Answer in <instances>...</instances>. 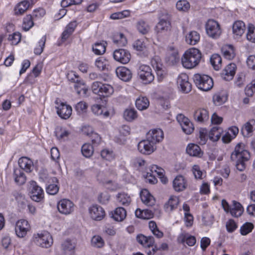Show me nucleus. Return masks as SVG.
Here are the masks:
<instances>
[{
    "mask_svg": "<svg viewBox=\"0 0 255 255\" xmlns=\"http://www.w3.org/2000/svg\"><path fill=\"white\" fill-rule=\"evenodd\" d=\"M250 157V153L246 149L245 144L243 143H239L237 144L231 155V160L236 162L237 169L241 171L245 169V162L247 161Z\"/></svg>",
    "mask_w": 255,
    "mask_h": 255,
    "instance_id": "obj_1",
    "label": "nucleus"
},
{
    "mask_svg": "<svg viewBox=\"0 0 255 255\" xmlns=\"http://www.w3.org/2000/svg\"><path fill=\"white\" fill-rule=\"evenodd\" d=\"M201 57L202 54L199 49L196 48H189L182 55L181 63L184 68L192 69L199 64Z\"/></svg>",
    "mask_w": 255,
    "mask_h": 255,
    "instance_id": "obj_2",
    "label": "nucleus"
},
{
    "mask_svg": "<svg viewBox=\"0 0 255 255\" xmlns=\"http://www.w3.org/2000/svg\"><path fill=\"white\" fill-rule=\"evenodd\" d=\"M194 82L198 89L203 91H208L213 87V80L207 75L196 74L193 76Z\"/></svg>",
    "mask_w": 255,
    "mask_h": 255,
    "instance_id": "obj_3",
    "label": "nucleus"
},
{
    "mask_svg": "<svg viewBox=\"0 0 255 255\" xmlns=\"http://www.w3.org/2000/svg\"><path fill=\"white\" fill-rule=\"evenodd\" d=\"M33 241L37 245L42 248H48L53 244L52 237L47 231H42L34 234Z\"/></svg>",
    "mask_w": 255,
    "mask_h": 255,
    "instance_id": "obj_4",
    "label": "nucleus"
},
{
    "mask_svg": "<svg viewBox=\"0 0 255 255\" xmlns=\"http://www.w3.org/2000/svg\"><path fill=\"white\" fill-rule=\"evenodd\" d=\"M92 89L95 94H99L104 97H109L114 92V88L111 85L103 84L98 81L93 83Z\"/></svg>",
    "mask_w": 255,
    "mask_h": 255,
    "instance_id": "obj_5",
    "label": "nucleus"
},
{
    "mask_svg": "<svg viewBox=\"0 0 255 255\" xmlns=\"http://www.w3.org/2000/svg\"><path fill=\"white\" fill-rule=\"evenodd\" d=\"M205 30L207 35L213 39L218 38L222 33L219 23L213 19H210L207 21Z\"/></svg>",
    "mask_w": 255,
    "mask_h": 255,
    "instance_id": "obj_6",
    "label": "nucleus"
},
{
    "mask_svg": "<svg viewBox=\"0 0 255 255\" xmlns=\"http://www.w3.org/2000/svg\"><path fill=\"white\" fill-rule=\"evenodd\" d=\"M138 75L144 84L151 83L154 79L151 68L146 65H141L139 66Z\"/></svg>",
    "mask_w": 255,
    "mask_h": 255,
    "instance_id": "obj_7",
    "label": "nucleus"
},
{
    "mask_svg": "<svg viewBox=\"0 0 255 255\" xmlns=\"http://www.w3.org/2000/svg\"><path fill=\"white\" fill-rule=\"evenodd\" d=\"M57 207L59 213L63 215H68L74 212L75 205L71 200L63 199L57 203Z\"/></svg>",
    "mask_w": 255,
    "mask_h": 255,
    "instance_id": "obj_8",
    "label": "nucleus"
},
{
    "mask_svg": "<svg viewBox=\"0 0 255 255\" xmlns=\"http://www.w3.org/2000/svg\"><path fill=\"white\" fill-rule=\"evenodd\" d=\"M31 229L29 222L24 219L17 221L15 224V232L18 238H24Z\"/></svg>",
    "mask_w": 255,
    "mask_h": 255,
    "instance_id": "obj_9",
    "label": "nucleus"
},
{
    "mask_svg": "<svg viewBox=\"0 0 255 255\" xmlns=\"http://www.w3.org/2000/svg\"><path fill=\"white\" fill-rule=\"evenodd\" d=\"M31 188L29 193L30 198L34 201L39 202L44 198V191L35 181L31 182Z\"/></svg>",
    "mask_w": 255,
    "mask_h": 255,
    "instance_id": "obj_10",
    "label": "nucleus"
},
{
    "mask_svg": "<svg viewBox=\"0 0 255 255\" xmlns=\"http://www.w3.org/2000/svg\"><path fill=\"white\" fill-rule=\"evenodd\" d=\"M113 57L116 61L122 64H126L130 61L131 55L127 50L118 49L115 50L113 52Z\"/></svg>",
    "mask_w": 255,
    "mask_h": 255,
    "instance_id": "obj_11",
    "label": "nucleus"
},
{
    "mask_svg": "<svg viewBox=\"0 0 255 255\" xmlns=\"http://www.w3.org/2000/svg\"><path fill=\"white\" fill-rule=\"evenodd\" d=\"M193 116L194 120L200 124L208 122L210 118L209 111L205 108H199L195 109Z\"/></svg>",
    "mask_w": 255,
    "mask_h": 255,
    "instance_id": "obj_12",
    "label": "nucleus"
},
{
    "mask_svg": "<svg viewBox=\"0 0 255 255\" xmlns=\"http://www.w3.org/2000/svg\"><path fill=\"white\" fill-rule=\"evenodd\" d=\"M177 84L181 90L185 93H188L191 90V84L189 82L188 75L185 73H181L179 75L177 78Z\"/></svg>",
    "mask_w": 255,
    "mask_h": 255,
    "instance_id": "obj_13",
    "label": "nucleus"
},
{
    "mask_svg": "<svg viewBox=\"0 0 255 255\" xmlns=\"http://www.w3.org/2000/svg\"><path fill=\"white\" fill-rule=\"evenodd\" d=\"M56 107L57 109V113L58 116L63 119H68L70 118L72 114V108L70 106L64 103H61L58 104Z\"/></svg>",
    "mask_w": 255,
    "mask_h": 255,
    "instance_id": "obj_14",
    "label": "nucleus"
},
{
    "mask_svg": "<svg viewBox=\"0 0 255 255\" xmlns=\"http://www.w3.org/2000/svg\"><path fill=\"white\" fill-rule=\"evenodd\" d=\"M89 212L91 218L96 221L102 220L105 216L104 209L97 205H94L89 207Z\"/></svg>",
    "mask_w": 255,
    "mask_h": 255,
    "instance_id": "obj_15",
    "label": "nucleus"
},
{
    "mask_svg": "<svg viewBox=\"0 0 255 255\" xmlns=\"http://www.w3.org/2000/svg\"><path fill=\"white\" fill-rule=\"evenodd\" d=\"M164 134L160 129L150 130L147 133L146 138L154 145L161 141L163 138Z\"/></svg>",
    "mask_w": 255,
    "mask_h": 255,
    "instance_id": "obj_16",
    "label": "nucleus"
},
{
    "mask_svg": "<svg viewBox=\"0 0 255 255\" xmlns=\"http://www.w3.org/2000/svg\"><path fill=\"white\" fill-rule=\"evenodd\" d=\"M137 148L139 151L144 154H150L155 149L154 145L147 138L138 143Z\"/></svg>",
    "mask_w": 255,
    "mask_h": 255,
    "instance_id": "obj_17",
    "label": "nucleus"
},
{
    "mask_svg": "<svg viewBox=\"0 0 255 255\" xmlns=\"http://www.w3.org/2000/svg\"><path fill=\"white\" fill-rule=\"evenodd\" d=\"M246 29L245 23L242 20L235 21L232 25V31L234 38L238 39L244 33Z\"/></svg>",
    "mask_w": 255,
    "mask_h": 255,
    "instance_id": "obj_18",
    "label": "nucleus"
},
{
    "mask_svg": "<svg viewBox=\"0 0 255 255\" xmlns=\"http://www.w3.org/2000/svg\"><path fill=\"white\" fill-rule=\"evenodd\" d=\"M236 66L234 63L229 64L223 70L221 77L226 81L233 79L236 72Z\"/></svg>",
    "mask_w": 255,
    "mask_h": 255,
    "instance_id": "obj_19",
    "label": "nucleus"
},
{
    "mask_svg": "<svg viewBox=\"0 0 255 255\" xmlns=\"http://www.w3.org/2000/svg\"><path fill=\"white\" fill-rule=\"evenodd\" d=\"M166 61L169 64H175L179 60L178 50L173 47H170L165 58Z\"/></svg>",
    "mask_w": 255,
    "mask_h": 255,
    "instance_id": "obj_20",
    "label": "nucleus"
},
{
    "mask_svg": "<svg viewBox=\"0 0 255 255\" xmlns=\"http://www.w3.org/2000/svg\"><path fill=\"white\" fill-rule=\"evenodd\" d=\"M18 165L21 169L26 172H31L33 169V163L31 159L27 157H22L18 160Z\"/></svg>",
    "mask_w": 255,
    "mask_h": 255,
    "instance_id": "obj_21",
    "label": "nucleus"
},
{
    "mask_svg": "<svg viewBox=\"0 0 255 255\" xmlns=\"http://www.w3.org/2000/svg\"><path fill=\"white\" fill-rule=\"evenodd\" d=\"M92 113L97 116H102L104 118H108L110 116V112L106 108L101 105L94 104L91 107Z\"/></svg>",
    "mask_w": 255,
    "mask_h": 255,
    "instance_id": "obj_22",
    "label": "nucleus"
},
{
    "mask_svg": "<svg viewBox=\"0 0 255 255\" xmlns=\"http://www.w3.org/2000/svg\"><path fill=\"white\" fill-rule=\"evenodd\" d=\"M116 74L121 80L124 81H128L132 77L131 71L127 68L122 66L116 69Z\"/></svg>",
    "mask_w": 255,
    "mask_h": 255,
    "instance_id": "obj_23",
    "label": "nucleus"
},
{
    "mask_svg": "<svg viewBox=\"0 0 255 255\" xmlns=\"http://www.w3.org/2000/svg\"><path fill=\"white\" fill-rule=\"evenodd\" d=\"M30 3L28 0H24L17 3L14 8V14L19 16L23 14L29 7Z\"/></svg>",
    "mask_w": 255,
    "mask_h": 255,
    "instance_id": "obj_24",
    "label": "nucleus"
},
{
    "mask_svg": "<svg viewBox=\"0 0 255 255\" xmlns=\"http://www.w3.org/2000/svg\"><path fill=\"white\" fill-rule=\"evenodd\" d=\"M187 182L183 176L179 175L176 177L173 181L174 189L177 192L182 191L187 187Z\"/></svg>",
    "mask_w": 255,
    "mask_h": 255,
    "instance_id": "obj_25",
    "label": "nucleus"
},
{
    "mask_svg": "<svg viewBox=\"0 0 255 255\" xmlns=\"http://www.w3.org/2000/svg\"><path fill=\"white\" fill-rule=\"evenodd\" d=\"M140 195L141 200L144 204L149 206L154 205L155 200L147 189H143L141 191Z\"/></svg>",
    "mask_w": 255,
    "mask_h": 255,
    "instance_id": "obj_26",
    "label": "nucleus"
},
{
    "mask_svg": "<svg viewBox=\"0 0 255 255\" xmlns=\"http://www.w3.org/2000/svg\"><path fill=\"white\" fill-rule=\"evenodd\" d=\"M179 203V198L175 196H171L164 205V209L167 212H171L177 208Z\"/></svg>",
    "mask_w": 255,
    "mask_h": 255,
    "instance_id": "obj_27",
    "label": "nucleus"
},
{
    "mask_svg": "<svg viewBox=\"0 0 255 255\" xmlns=\"http://www.w3.org/2000/svg\"><path fill=\"white\" fill-rule=\"evenodd\" d=\"M136 240L138 243L145 248H150L154 243V239L152 236L146 237L143 235L137 236Z\"/></svg>",
    "mask_w": 255,
    "mask_h": 255,
    "instance_id": "obj_28",
    "label": "nucleus"
},
{
    "mask_svg": "<svg viewBox=\"0 0 255 255\" xmlns=\"http://www.w3.org/2000/svg\"><path fill=\"white\" fill-rule=\"evenodd\" d=\"M77 26L76 21L70 22L66 27L65 29L61 35V38L63 41L66 40L73 33L75 28Z\"/></svg>",
    "mask_w": 255,
    "mask_h": 255,
    "instance_id": "obj_29",
    "label": "nucleus"
},
{
    "mask_svg": "<svg viewBox=\"0 0 255 255\" xmlns=\"http://www.w3.org/2000/svg\"><path fill=\"white\" fill-rule=\"evenodd\" d=\"M200 39V34L196 31H192L185 36V41L187 43L194 45L196 44Z\"/></svg>",
    "mask_w": 255,
    "mask_h": 255,
    "instance_id": "obj_30",
    "label": "nucleus"
},
{
    "mask_svg": "<svg viewBox=\"0 0 255 255\" xmlns=\"http://www.w3.org/2000/svg\"><path fill=\"white\" fill-rule=\"evenodd\" d=\"M127 216V212L123 207L117 208L111 214V217L115 221L121 222L123 221Z\"/></svg>",
    "mask_w": 255,
    "mask_h": 255,
    "instance_id": "obj_31",
    "label": "nucleus"
},
{
    "mask_svg": "<svg viewBox=\"0 0 255 255\" xmlns=\"http://www.w3.org/2000/svg\"><path fill=\"white\" fill-rule=\"evenodd\" d=\"M50 184L46 188V192L48 194L50 195L56 194L59 189L58 185V180L56 177H52L50 179Z\"/></svg>",
    "mask_w": 255,
    "mask_h": 255,
    "instance_id": "obj_32",
    "label": "nucleus"
},
{
    "mask_svg": "<svg viewBox=\"0 0 255 255\" xmlns=\"http://www.w3.org/2000/svg\"><path fill=\"white\" fill-rule=\"evenodd\" d=\"M187 153L192 156L201 157L202 155L200 147L194 143L189 144L186 148Z\"/></svg>",
    "mask_w": 255,
    "mask_h": 255,
    "instance_id": "obj_33",
    "label": "nucleus"
},
{
    "mask_svg": "<svg viewBox=\"0 0 255 255\" xmlns=\"http://www.w3.org/2000/svg\"><path fill=\"white\" fill-rule=\"evenodd\" d=\"M243 211L242 205L239 202L233 201L230 212L231 215L234 217H239L242 215Z\"/></svg>",
    "mask_w": 255,
    "mask_h": 255,
    "instance_id": "obj_34",
    "label": "nucleus"
},
{
    "mask_svg": "<svg viewBox=\"0 0 255 255\" xmlns=\"http://www.w3.org/2000/svg\"><path fill=\"white\" fill-rule=\"evenodd\" d=\"M255 121H250L246 123L242 128V133L244 136L249 137L251 135L252 133L255 129Z\"/></svg>",
    "mask_w": 255,
    "mask_h": 255,
    "instance_id": "obj_35",
    "label": "nucleus"
},
{
    "mask_svg": "<svg viewBox=\"0 0 255 255\" xmlns=\"http://www.w3.org/2000/svg\"><path fill=\"white\" fill-rule=\"evenodd\" d=\"M223 132V129L219 126L214 127L209 132V137L211 140L216 141L219 139Z\"/></svg>",
    "mask_w": 255,
    "mask_h": 255,
    "instance_id": "obj_36",
    "label": "nucleus"
},
{
    "mask_svg": "<svg viewBox=\"0 0 255 255\" xmlns=\"http://www.w3.org/2000/svg\"><path fill=\"white\" fill-rule=\"evenodd\" d=\"M222 52L225 58L231 60L235 56L234 47L231 45H224L222 48Z\"/></svg>",
    "mask_w": 255,
    "mask_h": 255,
    "instance_id": "obj_37",
    "label": "nucleus"
},
{
    "mask_svg": "<svg viewBox=\"0 0 255 255\" xmlns=\"http://www.w3.org/2000/svg\"><path fill=\"white\" fill-rule=\"evenodd\" d=\"M135 215L136 217L142 219H150L153 217V212L148 209H137L135 211Z\"/></svg>",
    "mask_w": 255,
    "mask_h": 255,
    "instance_id": "obj_38",
    "label": "nucleus"
},
{
    "mask_svg": "<svg viewBox=\"0 0 255 255\" xmlns=\"http://www.w3.org/2000/svg\"><path fill=\"white\" fill-rule=\"evenodd\" d=\"M149 102L145 97H139L135 101V106L140 111L146 110L149 107Z\"/></svg>",
    "mask_w": 255,
    "mask_h": 255,
    "instance_id": "obj_39",
    "label": "nucleus"
},
{
    "mask_svg": "<svg viewBox=\"0 0 255 255\" xmlns=\"http://www.w3.org/2000/svg\"><path fill=\"white\" fill-rule=\"evenodd\" d=\"M123 117L127 121L132 122L137 118V112L133 109H127L124 111Z\"/></svg>",
    "mask_w": 255,
    "mask_h": 255,
    "instance_id": "obj_40",
    "label": "nucleus"
},
{
    "mask_svg": "<svg viewBox=\"0 0 255 255\" xmlns=\"http://www.w3.org/2000/svg\"><path fill=\"white\" fill-rule=\"evenodd\" d=\"M179 240H180L181 243L186 242L189 246H193L196 242V240L195 237L189 235L187 234H182L179 237Z\"/></svg>",
    "mask_w": 255,
    "mask_h": 255,
    "instance_id": "obj_41",
    "label": "nucleus"
},
{
    "mask_svg": "<svg viewBox=\"0 0 255 255\" xmlns=\"http://www.w3.org/2000/svg\"><path fill=\"white\" fill-rule=\"evenodd\" d=\"M210 62L215 70H219L221 68L222 58L219 54H213L210 58Z\"/></svg>",
    "mask_w": 255,
    "mask_h": 255,
    "instance_id": "obj_42",
    "label": "nucleus"
},
{
    "mask_svg": "<svg viewBox=\"0 0 255 255\" xmlns=\"http://www.w3.org/2000/svg\"><path fill=\"white\" fill-rule=\"evenodd\" d=\"M32 15L30 14L26 15L23 19L22 29L25 31L29 30L34 25Z\"/></svg>",
    "mask_w": 255,
    "mask_h": 255,
    "instance_id": "obj_43",
    "label": "nucleus"
},
{
    "mask_svg": "<svg viewBox=\"0 0 255 255\" xmlns=\"http://www.w3.org/2000/svg\"><path fill=\"white\" fill-rule=\"evenodd\" d=\"M213 100L216 105L220 106L227 100V96L224 93L218 92L213 96Z\"/></svg>",
    "mask_w": 255,
    "mask_h": 255,
    "instance_id": "obj_44",
    "label": "nucleus"
},
{
    "mask_svg": "<svg viewBox=\"0 0 255 255\" xmlns=\"http://www.w3.org/2000/svg\"><path fill=\"white\" fill-rule=\"evenodd\" d=\"M113 42L120 46H124L127 43L125 35L121 33H117L113 36Z\"/></svg>",
    "mask_w": 255,
    "mask_h": 255,
    "instance_id": "obj_45",
    "label": "nucleus"
},
{
    "mask_svg": "<svg viewBox=\"0 0 255 255\" xmlns=\"http://www.w3.org/2000/svg\"><path fill=\"white\" fill-rule=\"evenodd\" d=\"M118 201L124 206H128L131 202L130 197L127 193L123 192L117 195Z\"/></svg>",
    "mask_w": 255,
    "mask_h": 255,
    "instance_id": "obj_46",
    "label": "nucleus"
},
{
    "mask_svg": "<svg viewBox=\"0 0 255 255\" xmlns=\"http://www.w3.org/2000/svg\"><path fill=\"white\" fill-rule=\"evenodd\" d=\"M169 22L165 19H160L156 25V30L158 32H163L168 31L170 28Z\"/></svg>",
    "mask_w": 255,
    "mask_h": 255,
    "instance_id": "obj_47",
    "label": "nucleus"
},
{
    "mask_svg": "<svg viewBox=\"0 0 255 255\" xmlns=\"http://www.w3.org/2000/svg\"><path fill=\"white\" fill-rule=\"evenodd\" d=\"M74 108L78 115H83L87 112L88 105L84 101H80L75 105Z\"/></svg>",
    "mask_w": 255,
    "mask_h": 255,
    "instance_id": "obj_48",
    "label": "nucleus"
},
{
    "mask_svg": "<svg viewBox=\"0 0 255 255\" xmlns=\"http://www.w3.org/2000/svg\"><path fill=\"white\" fill-rule=\"evenodd\" d=\"M14 178L15 182L19 184H23L26 181V177L24 174L18 169L14 170Z\"/></svg>",
    "mask_w": 255,
    "mask_h": 255,
    "instance_id": "obj_49",
    "label": "nucleus"
},
{
    "mask_svg": "<svg viewBox=\"0 0 255 255\" xmlns=\"http://www.w3.org/2000/svg\"><path fill=\"white\" fill-rule=\"evenodd\" d=\"M95 65L99 70L104 71L108 69L109 62L104 57H100L96 59Z\"/></svg>",
    "mask_w": 255,
    "mask_h": 255,
    "instance_id": "obj_50",
    "label": "nucleus"
},
{
    "mask_svg": "<svg viewBox=\"0 0 255 255\" xmlns=\"http://www.w3.org/2000/svg\"><path fill=\"white\" fill-rule=\"evenodd\" d=\"M75 244L71 241L67 240L62 244V248L64 251L69 254H72L75 248Z\"/></svg>",
    "mask_w": 255,
    "mask_h": 255,
    "instance_id": "obj_51",
    "label": "nucleus"
},
{
    "mask_svg": "<svg viewBox=\"0 0 255 255\" xmlns=\"http://www.w3.org/2000/svg\"><path fill=\"white\" fill-rule=\"evenodd\" d=\"M81 152L85 157L89 158L93 154V147L89 143H85L83 145L81 148Z\"/></svg>",
    "mask_w": 255,
    "mask_h": 255,
    "instance_id": "obj_52",
    "label": "nucleus"
},
{
    "mask_svg": "<svg viewBox=\"0 0 255 255\" xmlns=\"http://www.w3.org/2000/svg\"><path fill=\"white\" fill-rule=\"evenodd\" d=\"M136 28L138 31L143 34L147 33L150 29L149 25L143 20H139L137 22Z\"/></svg>",
    "mask_w": 255,
    "mask_h": 255,
    "instance_id": "obj_53",
    "label": "nucleus"
},
{
    "mask_svg": "<svg viewBox=\"0 0 255 255\" xmlns=\"http://www.w3.org/2000/svg\"><path fill=\"white\" fill-rule=\"evenodd\" d=\"M91 244L95 247L100 248L104 246L105 242L101 236L95 235L91 239Z\"/></svg>",
    "mask_w": 255,
    "mask_h": 255,
    "instance_id": "obj_54",
    "label": "nucleus"
},
{
    "mask_svg": "<svg viewBox=\"0 0 255 255\" xmlns=\"http://www.w3.org/2000/svg\"><path fill=\"white\" fill-rule=\"evenodd\" d=\"M93 52L97 55H101L106 51V45L104 43H96L92 47Z\"/></svg>",
    "mask_w": 255,
    "mask_h": 255,
    "instance_id": "obj_55",
    "label": "nucleus"
},
{
    "mask_svg": "<svg viewBox=\"0 0 255 255\" xmlns=\"http://www.w3.org/2000/svg\"><path fill=\"white\" fill-rule=\"evenodd\" d=\"M246 37L248 40L255 43V27L253 25H249Z\"/></svg>",
    "mask_w": 255,
    "mask_h": 255,
    "instance_id": "obj_56",
    "label": "nucleus"
},
{
    "mask_svg": "<svg viewBox=\"0 0 255 255\" xmlns=\"http://www.w3.org/2000/svg\"><path fill=\"white\" fill-rule=\"evenodd\" d=\"M245 91L248 97H252L255 94V79L246 86Z\"/></svg>",
    "mask_w": 255,
    "mask_h": 255,
    "instance_id": "obj_57",
    "label": "nucleus"
},
{
    "mask_svg": "<svg viewBox=\"0 0 255 255\" xmlns=\"http://www.w3.org/2000/svg\"><path fill=\"white\" fill-rule=\"evenodd\" d=\"M176 7L180 11H187L190 8V4L186 0H180L176 3Z\"/></svg>",
    "mask_w": 255,
    "mask_h": 255,
    "instance_id": "obj_58",
    "label": "nucleus"
},
{
    "mask_svg": "<svg viewBox=\"0 0 255 255\" xmlns=\"http://www.w3.org/2000/svg\"><path fill=\"white\" fill-rule=\"evenodd\" d=\"M46 41V37L43 36L38 42V45L35 48L34 52L36 55H40L43 52L45 43Z\"/></svg>",
    "mask_w": 255,
    "mask_h": 255,
    "instance_id": "obj_59",
    "label": "nucleus"
},
{
    "mask_svg": "<svg viewBox=\"0 0 255 255\" xmlns=\"http://www.w3.org/2000/svg\"><path fill=\"white\" fill-rule=\"evenodd\" d=\"M69 134V133L67 130L62 128L59 127L56 129L55 134L59 139H65V137L68 136Z\"/></svg>",
    "mask_w": 255,
    "mask_h": 255,
    "instance_id": "obj_60",
    "label": "nucleus"
},
{
    "mask_svg": "<svg viewBox=\"0 0 255 255\" xmlns=\"http://www.w3.org/2000/svg\"><path fill=\"white\" fill-rule=\"evenodd\" d=\"M8 40L12 45L17 44L21 40V34L19 32H14L10 34L8 37Z\"/></svg>",
    "mask_w": 255,
    "mask_h": 255,
    "instance_id": "obj_61",
    "label": "nucleus"
},
{
    "mask_svg": "<svg viewBox=\"0 0 255 255\" xmlns=\"http://www.w3.org/2000/svg\"><path fill=\"white\" fill-rule=\"evenodd\" d=\"M254 225L251 223H246L241 228L240 231L242 235H246L252 232Z\"/></svg>",
    "mask_w": 255,
    "mask_h": 255,
    "instance_id": "obj_62",
    "label": "nucleus"
},
{
    "mask_svg": "<svg viewBox=\"0 0 255 255\" xmlns=\"http://www.w3.org/2000/svg\"><path fill=\"white\" fill-rule=\"evenodd\" d=\"M151 64L152 67L155 70L163 68L161 63V60L159 57L155 56L151 60Z\"/></svg>",
    "mask_w": 255,
    "mask_h": 255,
    "instance_id": "obj_63",
    "label": "nucleus"
},
{
    "mask_svg": "<svg viewBox=\"0 0 255 255\" xmlns=\"http://www.w3.org/2000/svg\"><path fill=\"white\" fill-rule=\"evenodd\" d=\"M133 47L137 51H143L146 48V45L143 40L137 39L133 43Z\"/></svg>",
    "mask_w": 255,
    "mask_h": 255,
    "instance_id": "obj_64",
    "label": "nucleus"
}]
</instances>
